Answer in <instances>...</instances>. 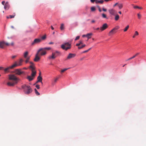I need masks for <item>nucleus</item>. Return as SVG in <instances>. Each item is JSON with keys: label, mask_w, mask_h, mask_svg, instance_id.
Wrapping results in <instances>:
<instances>
[{"label": "nucleus", "mask_w": 146, "mask_h": 146, "mask_svg": "<svg viewBox=\"0 0 146 146\" xmlns=\"http://www.w3.org/2000/svg\"><path fill=\"white\" fill-rule=\"evenodd\" d=\"M60 53V52L58 51H56L54 52H52V55L49 56L48 58L49 59H54Z\"/></svg>", "instance_id": "nucleus-4"}, {"label": "nucleus", "mask_w": 146, "mask_h": 146, "mask_svg": "<svg viewBox=\"0 0 146 146\" xmlns=\"http://www.w3.org/2000/svg\"><path fill=\"white\" fill-rule=\"evenodd\" d=\"M5 45L7 46H9V44L8 42H6L4 41H2L0 42V48H4V46Z\"/></svg>", "instance_id": "nucleus-8"}, {"label": "nucleus", "mask_w": 146, "mask_h": 146, "mask_svg": "<svg viewBox=\"0 0 146 146\" xmlns=\"http://www.w3.org/2000/svg\"><path fill=\"white\" fill-rule=\"evenodd\" d=\"M98 8L99 11H100V12H101L102 11V10L99 6L98 7Z\"/></svg>", "instance_id": "nucleus-48"}, {"label": "nucleus", "mask_w": 146, "mask_h": 146, "mask_svg": "<svg viewBox=\"0 0 146 146\" xmlns=\"http://www.w3.org/2000/svg\"><path fill=\"white\" fill-rule=\"evenodd\" d=\"M117 4H118V3H115L114 5L113 6V7H115V6H116L117 5Z\"/></svg>", "instance_id": "nucleus-54"}, {"label": "nucleus", "mask_w": 146, "mask_h": 146, "mask_svg": "<svg viewBox=\"0 0 146 146\" xmlns=\"http://www.w3.org/2000/svg\"><path fill=\"white\" fill-rule=\"evenodd\" d=\"M70 68H65V69H63V70H62L61 71V72H64V71H66V70H67L69 69Z\"/></svg>", "instance_id": "nucleus-34"}, {"label": "nucleus", "mask_w": 146, "mask_h": 146, "mask_svg": "<svg viewBox=\"0 0 146 146\" xmlns=\"http://www.w3.org/2000/svg\"><path fill=\"white\" fill-rule=\"evenodd\" d=\"M39 56H40L38 54V53H37L35 55V58L34 59V61L36 62L38 61L40 59V58L39 57Z\"/></svg>", "instance_id": "nucleus-13"}, {"label": "nucleus", "mask_w": 146, "mask_h": 146, "mask_svg": "<svg viewBox=\"0 0 146 146\" xmlns=\"http://www.w3.org/2000/svg\"><path fill=\"white\" fill-rule=\"evenodd\" d=\"M58 79V78H56V79H55L54 80V82H56L57 81Z\"/></svg>", "instance_id": "nucleus-46"}, {"label": "nucleus", "mask_w": 146, "mask_h": 146, "mask_svg": "<svg viewBox=\"0 0 146 146\" xmlns=\"http://www.w3.org/2000/svg\"><path fill=\"white\" fill-rule=\"evenodd\" d=\"M133 59V58H132V57H131V58H128V59H127V60H126V61H128V60H131V59Z\"/></svg>", "instance_id": "nucleus-50"}, {"label": "nucleus", "mask_w": 146, "mask_h": 146, "mask_svg": "<svg viewBox=\"0 0 146 146\" xmlns=\"http://www.w3.org/2000/svg\"><path fill=\"white\" fill-rule=\"evenodd\" d=\"M17 83H15V82H9L7 83V85L9 86H13Z\"/></svg>", "instance_id": "nucleus-19"}, {"label": "nucleus", "mask_w": 146, "mask_h": 146, "mask_svg": "<svg viewBox=\"0 0 146 146\" xmlns=\"http://www.w3.org/2000/svg\"><path fill=\"white\" fill-rule=\"evenodd\" d=\"M108 27V25L107 24L104 23L103 24L102 26L100 28V30L101 31H103L106 29Z\"/></svg>", "instance_id": "nucleus-14"}, {"label": "nucleus", "mask_w": 146, "mask_h": 146, "mask_svg": "<svg viewBox=\"0 0 146 146\" xmlns=\"http://www.w3.org/2000/svg\"><path fill=\"white\" fill-rule=\"evenodd\" d=\"M86 35H82V37H86Z\"/></svg>", "instance_id": "nucleus-62"}, {"label": "nucleus", "mask_w": 146, "mask_h": 146, "mask_svg": "<svg viewBox=\"0 0 146 146\" xmlns=\"http://www.w3.org/2000/svg\"><path fill=\"white\" fill-rule=\"evenodd\" d=\"M34 90L35 91V93L38 96L40 95V93L38 92L36 89L35 88Z\"/></svg>", "instance_id": "nucleus-29"}, {"label": "nucleus", "mask_w": 146, "mask_h": 146, "mask_svg": "<svg viewBox=\"0 0 146 146\" xmlns=\"http://www.w3.org/2000/svg\"><path fill=\"white\" fill-rule=\"evenodd\" d=\"M79 42H80V44H82L83 43V41L82 40H80L79 41Z\"/></svg>", "instance_id": "nucleus-51"}, {"label": "nucleus", "mask_w": 146, "mask_h": 146, "mask_svg": "<svg viewBox=\"0 0 146 146\" xmlns=\"http://www.w3.org/2000/svg\"><path fill=\"white\" fill-rule=\"evenodd\" d=\"M76 46H79L80 45V44H79V43H77L76 44Z\"/></svg>", "instance_id": "nucleus-55"}, {"label": "nucleus", "mask_w": 146, "mask_h": 146, "mask_svg": "<svg viewBox=\"0 0 146 146\" xmlns=\"http://www.w3.org/2000/svg\"><path fill=\"white\" fill-rule=\"evenodd\" d=\"M16 56H16V55L13 56L11 57V58L13 59H14L15 58Z\"/></svg>", "instance_id": "nucleus-49"}, {"label": "nucleus", "mask_w": 146, "mask_h": 146, "mask_svg": "<svg viewBox=\"0 0 146 146\" xmlns=\"http://www.w3.org/2000/svg\"><path fill=\"white\" fill-rule=\"evenodd\" d=\"M41 41V39L40 38H36L35 39L33 42L32 43L31 45H34L35 44L38 43Z\"/></svg>", "instance_id": "nucleus-11"}, {"label": "nucleus", "mask_w": 146, "mask_h": 146, "mask_svg": "<svg viewBox=\"0 0 146 146\" xmlns=\"http://www.w3.org/2000/svg\"><path fill=\"white\" fill-rule=\"evenodd\" d=\"M23 61V60L22 59H20L19 61L18 62H15L14 64L13 65H15V66H14V68L17 66H21L22 65V63Z\"/></svg>", "instance_id": "nucleus-10"}, {"label": "nucleus", "mask_w": 146, "mask_h": 146, "mask_svg": "<svg viewBox=\"0 0 146 146\" xmlns=\"http://www.w3.org/2000/svg\"><path fill=\"white\" fill-rule=\"evenodd\" d=\"M29 54V52L27 51H26L24 53L23 56L25 58H27L28 57H27V56H28Z\"/></svg>", "instance_id": "nucleus-21"}, {"label": "nucleus", "mask_w": 146, "mask_h": 146, "mask_svg": "<svg viewBox=\"0 0 146 146\" xmlns=\"http://www.w3.org/2000/svg\"><path fill=\"white\" fill-rule=\"evenodd\" d=\"M22 88L24 90V92L26 94H29L32 91V90L30 86L26 85H23L22 86Z\"/></svg>", "instance_id": "nucleus-1"}, {"label": "nucleus", "mask_w": 146, "mask_h": 146, "mask_svg": "<svg viewBox=\"0 0 146 146\" xmlns=\"http://www.w3.org/2000/svg\"><path fill=\"white\" fill-rule=\"evenodd\" d=\"M14 15H10L9 17V18H12L14 17L15 16V13H14Z\"/></svg>", "instance_id": "nucleus-33"}, {"label": "nucleus", "mask_w": 146, "mask_h": 146, "mask_svg": "<svg viewBox=\"0 0 146 146\" xmlns=\"http://www.w3.org/2000/svg\"><path fill=\"white\" fill-rule=\"evenodd\" d=\"M119 18V15H118L117 14L116 15H115V21H117L118 20Z\"/></svg>", "instance_id": "nucleus-24"}, {"label": "nucleus", "mask_w": 146, "mask_h": 146, "mask_svg": "<svg viewBox=\"0 0 146 146\" xmlns=\"http://www.w3.org/2000/svg\"><path fill=\"white\" fill-rule=\"evenodd\" d=\"M118 6L119 9H122L123 7V5L122 4H118Z\"/></svg>", "instance_id": "nucleus-28"}, {"label": "nucleus", "mask_w": 146, "mask_h": 146, "mask_svg": "<svg viewBox=\"0 0 146 146\" xmlns=\"http://www.w3.org/2000/svg\"><path fill=\"white\" fill-rule=\"evenodd\" d=\"M51 27L52 30H53L54 29V27L52 26H51Z\"/></svg>", "instance_id": "nucleus-57"}, {"label": "nucleus", "mask_w": 146, "mask_h": 146, "mask_svg": "<svg viewBox=\"0 0 146 146\" xmlns=\"http://www.w3.org/2000/svg\"><path fill=\"white\" fill-rule=\"evenodd\" d=\"M29 62L31 64V65H33V66H34V64L33 62Z\"/></svg>", "instance_id": "nucleus-44"}, {"label": "nucleus", "mask_w": 146, "mask_h": 146, "mask_svg": "<svg viewBox=\"0 0 146 146\" xmlns=\"http://www.w3.org/2000/svg\"><path fill=\"white\" fill-rule=\"evenodd\" d=\"M119 27L118 26L117 27H116L114 28L111 30L109 32V36H111L116 32V31L119 29Z\"/></svg>", "instance_id": "nucleus-7"}, {"label": "nucleus", "mask_w": 146, "mask_h": 146, "mask_svg": "<svg viewBox=\"0 0 146 146\" xmlns=\"http://www.w3.org/2000/svg\"><path fill=\"white\" fill-rule=\"evenodd\" d=\"M29 68L31 69L32 71V76L33 77H35L36 74V72L35 70V66L33 65H30L29 66Z\"/></svg>", "instance_id": "nucleus-5"}, {"label": "nucleus", "mask_w": 146, "mask_h": 146, "mask_svg": "<svg viewBox=\"0 0 146 146\" xmlns=\"http://www.w3.org/2000/svg\"><path fill=\"white\" fill-rule=\"evenodd\" d=\"M36 88L38 89H39L40 88V86L38 84H37L36 85Z\"/></svg>", "instance_id": "nucleus-40"}, {"label": "nucleus", "mask_w": 146, "mask_h": 146, "mask_svg": "<svg viewBox=\"0 0 146 146\" xmlns=\"http://www.w3.org/2000/svg\"><path fill=\"white\" fill-rule=\"evenodd\" d=\"M45 51H46V50H49L51 49V48L50 47H45L44 48H42Z\"/></svg>", "instance_id": "nucleus-27"}, {"label": "nucleus", "mask_w": 146, "mask_h": 146, "mask_svg": "<svg viewBox=\"0 0 146 146\" xmlns=\"http://www.w3.org/2000/svg\"><path fill=\"white\" fill-rule=\"evenodd\" d=\"M90 1L92 3H94L95 1L96 4L100 3L101 4H102L104 1V0H90Z\"/></svg>", "instance_id": "nucleus-9"}, {"label": "nucleus", "mask_w": 146, "mask_h": 146, "mask_svg": "<svg viewBox=\"0 0 146 146\" xmlns=\"http://www.w3.org/2000/svg\"><path fill=\"white\" fill-rule=\"evenodd\" d=\"M61 48L66 50L69 49L71 48V44L68 42H65L61 45Z\"/></svg>", "instance_id": "nucleus-2"}, {"label": "nucleus", "mask_w": 146, "mask_h": 146, "mask_svg": "<svg viewBox=\"0 0 146 146\" xmlns=\"http://www.w3.org/2000/svg\"><path fill=\"white\" fill-rule=\"evenodd\" d=\"M129 25H127L124 29V32H126V31L128 29H129Z\"/></svg>", "instance_id": "nucleus-30"}, {"label": "nucleus", "mask_w": 146, "mask_h": 146, "mask_svg": "<svg viewBox=\"0 0 146 146\" xmlns=\"http://www.w3.org/2000/svg\"><path fill=\"white\" fill-rule=\"evenodd\" d=\"M25 58L26 59V60L25 61L26 63H27L29 62V60L30 59V56L28 57L27 58Z\"/></svg>", "instance_id": "nucleus-26"}, {"label": "nucleus", "mask_w": 146, "mask_h": 146, "mask_svg": "<svg viewBox=\"0 0 146 146\" xmlns=\"http://www.w3.org/2000/svg\"><path fill=\"white\" fill-rule=\"evenodd\" d=\"M135 35H134L133 36V38H134L135 37Z\"/></svg>", "instance_id": "nucleus-64"}, {"label": "nucleus", "mask_w": 146, "mask_h": 146, "mask_svg": "<svg viewBox=\"0 0 146 146\" xmlns=\"http://www.w3.org/2000/svg\"><path fill=\"white\" fill-rule=\"evenodd\" d=\"M10 7V6L9 3L8 2H7L4 5V8L5 9L8 10L9 8Z\"/></svg>", "instance_id": "nucleus-16"}, {"label": "nucleus", "mask_w": 146, "mask_h": 146, "mask_svg": "<svg viewBox=\"0 0 146 146\" xmlns=\"http://www.w3.org/2000/svg\"><path fill=\"white\" fill-rule=\"evenodd\" d=\"M5 3V1H2V4L3 5H4V4Z\"/></svg>", "instance_id": "nucleus-52"}, {"label": "nucleus", "mask_w": 146, "mask_h": 146, "mask_svg": "<svg viewBox=\"0 0 146 146\" xmlns=\"http://www.w3.org/2000/svg\"><path fill=\"white\" fill-rule=\"evenodd\" d=\"M118 13L119 14H121V11H119V12H118Z\"/></svg>", "instance_id": "nucleus-60"}, {"label": "nucleus", "mask_w": 146, "mask_h": 146, "mask_svg": "<svg viewBox=\"0 0 146 146\" xmlns=\"http://www.w3.org/2000/svg\"><path fill=\"white\" fill-rule=\"evenodd\" d=\"M137 16H138V18L139 19H140L141 17V15L139 13H138L137 14Z\"/></svg>", "instance_id": "nucleus-41"}, {"label": "nucleus", "mask_w": 146, "mask_h": 146, "mask_svg": "<svg viewBox=\"0 0 146 146\" xmlns=\"http://www.w3.org/2000/svg\"><path fill=\"white\" fill-rule=\"evenodd\" d=\"M102 10L103 11H105V12L106 11H107V9H105L104 8H102Z\"/></svg>", "instance_id": "nucleus-45"}, {"label": "nucleus", "mask_w": 146, "mask_h": 146, "mask_svg": "<svg viewBox=\"0 0 146 146\" xmlns=\"http://www.w3.org/2000/svg\"><path fill=\"white\" fill-rule=\"evenodd\" d=\"M15 72L17 75H20L23 73V72L21 71V69H17L15 70Z\"/></svg>", "instance_id": "nucleus-12"}, {"label": "nucleus", "mask_w": 146, "mask_h": 146, "mask_svg": "<svg viewBox=\"0 0 146 146\" xmlns=\"http://www.w3.org/2000/svg\"><path fill=\"white\" fill-rule=\"evenodd\" d=\"M37 53L40 56L44 55L46 54V51L43 49V48H40L37 51Z\"/></svg>", "instance_id": "nucleus-6"}, {"label": "nucleus", "mask_w": 146, "mask_h": 146, "mask_svg": "<svg viewBox=\"0 0 146 146\" xmlns=\"http://www.w3.org/2000/svg\"><path fill=\"white\" fill-rule=\"evenodd\" d=\"M78 48L79 49H81L83 48V47L82 46H79L78 47Z\"/></svg>", "instance_id": "nucleus-47"}, {"label": "nucleus", "mask_w": 146, "mask_h": 146, "mask_svg": "<svg viewBox=\"0 0 146 146\" xmlns=\"http://www.w3.org/2000/svg\"><path fill=\"white\" fill-rule=\"evenodd\" d=\"M37 79V80H38V82H40L42 84H43V83L42 82V78L41 76H39L38 77Z\"/></svg>", "instance_id": "nucleus-20"}, {"label": "nucleus", "mask_w": 146, "mask_h": 146, "mask_svg": "<svg viewBox=\"0 0 146 146\" xmlns=\"http://www.w3.org/2000/svg\"><path fill=\"white\" fill-rule=\"evenodd\" d=\"M34 77H32V76H28L27 78V79H28L29 81H31L32 80Z\"/></svg>", "instance_id": "nucleus-22"}, {"label": "nucleus", "mask_w": 146, "mask_h": 146, "mask_svg": "<svg viewBox=\"0 0 146 146\" xmlns=\"http://www.w3.org/2000/svg\"><path fill=\"white\" fill-rule=\"evenodd\" d=\"M3 69V68L2 67L0 66V70Z\"/></svg>", "instance_id": "nucleus-53"}, {"label": "nucleus", "mask_w": 146, "mask_h": 146, "mask_svg": "<svg viewBox=\"0 0 146 146\" xmlns=\"http://www.w3.org/2000/svg\"><path fill=\"white\" fill-rule=\"evenodd\" d=\"M46 38V35H44L41 38V40H44Z\"/></svg>", "instance_id": "nucleus-37"}, {"label": "nucleus", "mask_w": 146, "mask_h": 146, "mask_svg": "<svg viewBox=\"0 0 146 146\" xmlns=\"http://www.w3.org/2000/svg\"><path fill=\"white\" fill-rule=\"evenodd\" d=\"M139 35V33L137 31H135V34L134 35H135V36H137V35Z\"/></svg>", "instance_id": "nucleus-39"}, {"label": "nucleus", "mask_w": 146, "mask_h": 146, "mask_svg": "<svg viewBox=\"0 0 146 146\" xmlns=\"http://www.w3.org/2000/svg\"><path fill=\"white\" fill-rule=\"evenodd\" d=\"M91 9L92 11H94L96 10V8L94 7H93L91 8Z\"/></svg>", "instance_id": "nucleus-32"}, {"label": "nucleus", "mask_w": 146, "mask_h": 146, "mask_svg": "<svg viewBox=\"0 0 146 146\" xmlns=\"http://www.w3.org/2000/svg\"><path fill=\"white\" fill-rule=\"evenodd\" d=\"M134 8H135V9H136V8H138V9H142V7H138V6H135L133 7Z\"/></svg>", "instance_id": "nucleus-36"}, {"label": "nucleus", "mask_w": 146, "mask_h": 146, "mask_svg": "<svg viewBox=\"0 0 146 146\" xmlns=\"http://www.w3.org/2000/svg\"><path fill=\"white\" fill-rule=\"evenodd\" d=\"M82 46L83 48H84L86 46V45L85 44H84L82 45Z\"/></svg>", "instance_id": "nucleus-58"}, {"label": "nucleus", "mask_w": 146, "mask_h": 146, "mask_svg": "<svg viewBox=\"0 0 146 146\" xmlns=\"http://www.w3.org/2000/svg\"><path fill=\"white\" fill-rule=\"evenodd\" d=\"M100 29V28H97L96 29H95V30H99Z\"/></svg>", "instance_id": "nucleus-61"}, {"label": "nucleus", "mask_w": 146, "mask_h": 146, "mask_svg": "<svg viewBox=\"0 0 146 146\" xmlns=\"http://www.w3.org/2000/svg\"><path fill=\"white\" fill-rule=\"evenodd\" d=\"M92 35V33H88L86 35V37H87L88 39L91 38V36Z\"/></svg>", "instance_id": "nucleus-23"}, {"label": "nucleus", "mask_w": 146, "mask_h": 146, "mask_svg": "<svg viewBox=\"0 0 146 146\" xmlns=\"http://www.w3.org/2000/svg\"><path fill=\"white\" fill-rule=\"evenodd\" d=\"M75 54H74L70 53L68 56L66 60L72 58L74 57L75 56Z\"/></svg>", "instance_id": "nucleus-15"}, {"label": "nucleus", "mask_w": 146, "mask_h": 146, "mask_svg": "<svg viewBox=\"0 0 146 146\" xmlns=\"http://www.w3.org/2000/svg\"><path fill=\"white\" fill-rule=\"evenodd\" d=\"M9 79L10 80H13L15 83H17V80H19L16 76L14 74H10L9 75Z\"/></svg>", "instance_id": "nucleus-3"}, {"label": "nucleus", "mask_w": 146, "mask_h": 146, "mask_svg": "<svg viewBox=\"0 0 146 146\" xmlns=\"http://www.w3.org/2000/svg\"><path fill=\"white\" fill-rule=\"evenodd\" d=\"M102 17L103 18H106V19H108V18H107L106 15L104 13H103L102 14Z\"/></svg>", "instance_id": "nucleus-31"}, {"label": "nucleus", "mask_w": 146, "mask_h": 146, "mask_svg": "<svg viewBox=\"0 0 146 146\" xmlns=\"http://www.w3.org/2000/svg\"><path fill=\"white\" fill-rule=\"evenodd\" d=\"M109 12L111 15H115L116 13L115 11L113 9L109 10Z\"/></svg>", "instance_id": "nucleus-17"}, {"label": "nucleus", "mask_w": 146, "mask_h": 146, "mask_svg": "<svg viewBox=\"0 0 146 146\" xmlns=\"http://www.w3.org/2000/svg\"><path fill=\"white\" fill-rule=\"evenodd\" d=\"M9 45H11V46H13L14 44V43L13 42H12L10 44H9Z\"/></svg>", "instance_id": "nucleus-43"}, {"label": "nucleus", "mask_w": 146, "mask_h": 146, "mask_svg": "<svg viewBox=\"0 0 146 146\" xmlns=\"http://www.w3.org/2000/svg\"><path fill=\"white\" fill-rule=\"evenodd\" d=\"M64 25L63 23H62L61 24V26L60 27V29L61 30H63L64 29Z\"/></svg>", "instance_id": "nucleus-25"}, {"label": "nucleus", "mask_w": 146, "mask_h": 146, "mask_svg": "<svg viewBox=\"0 0 146 146\" xmlns=\"http://www.w3.org/2000/svg\"><path fill=\"white\" fill-rule=\"evenodd\" d=\"M91 49V48H89V49H88V50H85V51H83V53H86V52H88Z\"/></svg>", "instance_id": "nucleus-38"}, {"label": "nucleus", "mask_w": 146, "mask_h": 146, "mask_svg": "<svg viewBox=\"0 0 146 146\" xmlns=\"http://www.w3.org/2000/svg\"><path fill=\"white\" fill-rule=\"evenodd\" d=\"M139 54V53H136L135 55H134L133 56H132V57L133 58H134L135 57H136Z\"/></svg>", "instance_id": "nucleus-35"}, {"label": "nucleus", "mask_w": 146, "mask_h": 146, "mask_svg": "<svg viewBox=\"0 0 146 146\" xmlns=\"http://www.w3.org/2000/svg\"><path fill=\"white\" fill-rule=\"evenodd\" d=\"M15 66V65H13L12 66L6 68H5L4 70L5 72H7L8 70H9L10 69H13V68H14V66Z\"/></svg>", "instance_id": "nucleus-18"}, {"label": "nucleus", "mask_w": 146, "mask_h": 146, "mask_svg": "<svg viewBox=\"0 0 146 146\" xmlns=\"http://www.w3.org/2000/svg\"><path fill=\"white\" fill-rule=\"evenodd\" d=\"M41 73L40 72L39 73V76H41Z\"/></svg>", "instance_id": "nucleus-63"}, {"label": "nucleus", "mask_w": 146, "mask_h": 146, "mask_svg": "<svg viewBox=\"0 0 146 146\" xmlns=\"http://www.w3.org/2000/svg\"><path fill=\"white\" fill-rule=\"evenodd\" d=\"M91 22L92 23H95V21L94 20H93Z\"/></svg>", "instance_id": "nucleus-59"}, {"label": "nucleus", "mask_w": 146, "mask_h": 146, "mask_svg": "<svg viewBox=\"0 0 146 146\" xmlns=\"http://www.w3.org/2000/svg\"><path fill=\"white\" fill-rule=\"evenodd\" d=\"M54 43L53 42H50L49 43V44H53Z\"/></svg>", "instance_id": "nucleus-56"}, {"label": "nucleus", "mask_w": 146, "mask_h": 146, "mask_svg": "<svg viewBox=\"0 0 146 146\" xmlns=\"http://www.w3.org/2000/svg\"><path fill=\"white\" fill-rule=\"evenodd\" d=\"M79 38H80V36H77L76 37L75 39V40H78V39H79Z\"/></svg>", "instance_id": "nucleus-42"}]
</instances>
